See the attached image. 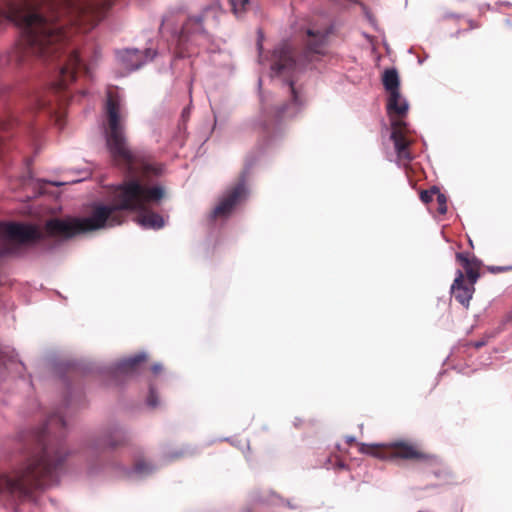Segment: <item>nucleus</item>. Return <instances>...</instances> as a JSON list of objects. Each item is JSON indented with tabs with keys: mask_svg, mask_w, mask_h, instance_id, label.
Wrapping results in <instances>:
<instances>
[{
	"mask_svg": "<svg viewBox=\"0 0 512 512\" xmlns=\"http://www.w3.org/2000/svg\"><path fill=\"white\" fill-rule=\"evenodd\" d=\"M247 196V189L245 181L242 179L234 187L229 189L223 198L220 200L218 205L211 212V218L213 220L217 218H225L229 216L234 207L243 201Z\"/></svg>",
	"mask_w": 512,
	"mask_h": 512,
	"instance_id": "0eeeda50",
	"label": "nucleus"
},
{
	"mask_svg": "<svg viewBox=\"0 0 512 512\" xmlns=\"http://www.w3.org/2000/svg\"><path fill=\"white\" fill-rule=\"evenodd\" d=\"M5 254V251L0 249V257H2Z\"/></svg>",
	"mask_w": 512,
	"mask_h": 512,
	"instance_id": "c756f323",
	"label": "nucleus"
},
{
	"mask_svg": "<svg viewBox=\"0 0 512 512\" xmlns=\"http://www.w3.org/2000/svg\"><path fill=\"white\" fill-rule=\"evenodd\" d=\"M244 512H252L250 509H246Z\"/></svg>",
	"mask_w": 512,
	"mask_h": 512,
	"instance_id": "7c9ffc66",
	"label": "nucleus"
},
{
	"mask_svg": "<svg viewBox=\"0 0 512 512\" xmlns=\"http://www.w3.org/2000/svg\"><path fill=\"white\" fill-rule=\"evenodd\" d=\"M153 467L150 463L146 462L145 460H137L134 465V471L137 474L145 475L152 472Z\"/></svg>",
	"mask_w": 512,
	"mask_h": 512,
	"instance_id": "aec40b11",
	"label": "nucleus"
},
{
	"mask_svg": "<svg viewBox=\"0 0 512 512\" xmlns=\"http://www.w3.org/2000/svg\"><path fill=\"white\" fill-rule=\"evenodd\" d=\"M329 28H307L302 36L303 53L297 55L296 49L287 41L277 45L272 53L271 68L278 74L285 75L294 72L308 62L325 56L328 52Z\"/></svg>",
	"mask_w": 512,
	"mask_h": 512,
	"instance_id": "39448f33",
	"label": "nucleus"
},
{
	"mask_svg": "<svg viewBox=\"0 0 512 512\" xmlns=\"http://www.w3.org/2000/svg\"><path fill=\"white\" fill-rule=\"evenodd\" d=\"M387 111L391 119V128H405L406 123L403 119L407 114L408 104L401 97L400 92H397V97L394 101L393 93L389 94Z\"/></svg>",
	"mask_w": 512,
	"mask_h": 512,
	"instance_id": "ddd939ff",
	"label": "nucleus"
},
{
	"mask_svg": "<svg viewBox=\"0 0 512 512\" xmlns=\"http://www.w3.org/2000/svg\"><path fill=\"white\" fill-rule=\"evenodd\" d=\"M144 355H137L121 360L115 368V372L120 375H129L137 371L139 365L144 361Z\"/></svg>",
	"mask_w": 512,
	"mask_h": 512,
	"instance_id": "f3484780",
	"label": "nucleus"
},
{
	"mask_svg": "<svg viewBox=\"0 0 512 512\" xmlns=\"http://www.w3.org/2000/svg\"><path fill=\"white\" fill-rule=\"evenodd\" d=\"M359 446V452L382 460H411L435 464L438 458L423 451L417 444L409 441H393L387 444H364Z\"/></svg>",
	"mask_w": 512,
	"mask_h": 512,
	"instance_id": "423d86ee",
	"label": "nucleus"
},
{
	"mask_svg": "<svg viewBox=\"0 0 512 512\" xmlns=\"http://www.w3.org/2000/svg\"><path fill=\"white\" fill-rule=\"evenodd\" d=\"M223 11L218 3L206 6L199 15L188 17L182 21V15L177 11H169L162 20V32H168L176 40L181 49H187L191 43L200 45L209 40L208 30L219 24Z\"/></svg>",
	"mask_w": 512,
	"mask_h": 512,
	"instance_id": "20e7f679",
	"label": "nucleus"
},
{
	"mask_svg": "<svg viewBox=\"0 0 512 512\" xmlns=\"http://www.w3.org/2000/svg\"><path fill=\"white\" fill-rule=\"evenodd\" d=\"M104 110L108 128H122L126 124L127 111L117 93L108 92Z\"/></svg>",
	"mask_w": 512,
	"mask_h": 512,
	"instance_id": "6e6552de",
	"label": "nucleus"
},
{
	"mask_svg": "<svg viewBox=\"0 0 512 512\" xmlns=\"http://www.w3.org/2000/svg\"><path fill=\"white\" fill-rule=\"evenodd\" d=\"M156 52L152 49L139 51L137 49H126L119 52V58L127 70L140 68L145 62L152 60Z\"/></svg>",
	"mask_w": 512,
	"mask_h": 512,
	"instance_id": "f8f14e48",
	"label": "nucleus"
},
{
	"mask_svg": "<svg viewBox=\"0 0 512 512\" xmlns=\"http://www.w3.org/2000/svg\"><path fill=\"white\" fill-rule=\"evenodd\" d=\"M106 131L107 147L113 163L127 176L115 187L113 204H95L90 215L84 218L50 219L45 224L48 236L69 239L78 234L115 227L124 222L123 211H137L136 221L143 228L157 230L164 227L163 217L149 209L165 196L164 187L154 183V179L162 173V166L150 154L130 150L123 130Z\"/></svg>",
	"mask_w": 512,
	"mask_h": 512,
	"instance_id": "f257e3e1",
	"label": "nucleus"
},
{
	"mask_svg": "<svg viewBox=\"0 0 512 512\" xmlns=\"http://www.w3.org/2000/svg\"><path fill=\"white\" fill-rule=\"evenodd\" d=\"M44 9L25 12L19 17L23 40L27 49L43 59L53 60L64 57L60 66L59 79L51 84L48 94L37 96L35 102L38 109L48 108V114L60 128L66 125V114L62 103L53 107L52 99L64 102L67 99L66 89L78 73L86 72V67L76 50L66 54L67 44L71 37L65 30L69 24L75 29L87 32L105 16L114 0H46Z\"/></svg>",
	"mask_w": 512,
	"mask_h": 512,
	"instance_id": "f03ea898",
	"label": "nucleus"
},
{
	"mask_svg": "<svg viewBox=\"0 0 512 512\" xmlns=\"http://www.w3.org/2000/svg\"><path fill=\"white\" fill-rule=\"evenodd\" d=\"M456 259L465 270L467 281L475 284L480 277V262L475 257H470L468 253H457Z\"/></svg>",
	"mask_w": 512,
	"mask_h": 512,
	"instance_id": "dca6fc26",
	"label": "nucleus"
},
{
	"mask_svg": "<svg viewBox=\"0 0 512 512\" xmlns=\"http://www.w3.org/2000/svg\"><path fill=\"white\" fill-rule=\"evenodd\" d=\"M355 442L354 437H347V444L352 445Z\"/></svg>",
	"mask_w": 512,
	"mask_h": 512,
	"instance_id": "bb28decb",
	"label": "nucleus"
},
{
	"mask_svg": "<svg viewBox=\"0 0 512 512\" xmlns=\"http://www.w3.org/2000/svg\"><path fill=\"white\" fill-rule=\"evenodd\" d=\"M483 345H484V343H483V342H475V343H474V347H475V348H480V347H482Z\"/></svg>",
	"mask_w": 512,
	"mask_h": 512,
	"instance_id": "cd10ccee",
	"label": "nucleus"
},
{
	"mask_svg": "<svg viewBox=\"0 0 512 512\" xmlns=\"http://www.w3.org/2000/svg\"><path fill=\"white\" fill-rule=\"evenodd\" d=\"M436 193H438L437 187H432L429 190H423L420 193V199L423 203L428 204L431 201H433L434 196H436Z\"/></svg>",
	"mask_w": 512,
	"mask_h": 512,
	"instance_id": "412c9836",
	"label": "nucleus"
},
{
	"mask_svg": "<svg viewBox=\"0 0 512 512\" xmlns=\"http://www.w3.org/2000/svg\"><path fill=\"white\" fill-rule=\"evenodd\" d=\"M511 269H512V267H509V266H489L488 267V270L491 273L506 272V271L511 270Z\"/></svg>",
	"mask_w": 512,
	"mask_h": 512,
	"instance_id": "393cba45",
	"label": "nucleus"
},
{
	"mask_svg": "<svg viewBox=\"0 0 512 512\" xmlns=\"http://www.w3.org/2000/svg\"><path fill=\"white\" fill-rule=\"evenodd\" d=\"M280 496L272 490H262L256 493L255 502L260 504H275Z\"/></svg>",
	"mask_w": 512,
	"mask_h": 512,
	"instance_id": "6ab92c4d",
	"label": "nucleus"
},
{
	"mask_svg": "<svg viewBox=\"0 0 512 512\" xmlns=\"http://www.w3.org/2000/svg\"><path fill=\"white\" fill-rule=\"evenodd\" d=\"M410 130H391L390 140L394 144L399 163L406 165L413 159L411 146L413 139L409 134Z\"/></svg>",
	"mask_w": 512,
	"mask_h": 512,
	"instance_id": "9d476101",
	"label": "nucleus"
},
{
	"mask_svg": "<svg viewBox=\"0 0 512 512\" xmlns=\"http://www.w3.org/2000/svg\"><path fill=\"white\" fill-rule=\"evenodd\" d=\"M508 319L512 320V310L508 313Z\"/></svg>",
	"mask_w": 512,
	"mask_h": 512,
	"instance_id": "c85d7f7f",
	"label": "nucleus"
},
{
	"mask_svg": "<svg viewBox=\"0 0 512 512\" xmlns=\"http://www.w3.org/2000/svg\"><path fill=\"white\" fill-rule=\"evenodd\" d=\"M290 101L277 107V117L280 119L290 118L297 112L298 107L302 106L304 100L301 94L294 87V83L290 80Z\"/></svg>",
	"mask_w": 512,
	"mask_h": 512,
	"instance_id": "2eb2a0df",
	"label": "nucleus"
},
{
	"mask_svg": "<svg viewBox=\"0 0 512 512\" xmlns=\"http://www.w3.org/2000/svg\"><path fill=\"white\" fill-rule=\"evenodd\" d=\"M160 370H161V366H160V365H154V366L152 367V371H153L154 373H158Z\"/></svg>",
	"mask_w": 512,
	"mask_h": 512,
	"instance_id": "a878e982",
	"label": "nucleus"
},
{
	"mask_svg": "<svg viewBox=\"0 0 512 512\" xmlns=\"http://www.w3.org/2000/svg\"><path fill=\"white\" fill-rule=\"evenodd\" d=\"M475 284L465 280V274L461 270H457L456 277L451 286V292L455 300L465 308L469 307L470 300L475 292Z\"/></svg>",
	"mask_w": 512,
	"mask_h": 512,
	"instance_id": "9b49d317",
	"label": "nucleus"
},
{
	"mask_svg": "<svg viewBox=\"0 0 512 512\" xmlns=\"http://www.w3.org/2000/svg\"><path fill=\"white\" fill-rule=\"evenodd\" d=\"M147 403L151 407H156L158 404L157 394L153 388H150L149 396L147 398Z\"/></svg>",
	"mask_w": 512,
	"mask_h": 512,
	"instance_id": "b1692460",
	"label": "nucleus"
},
{
	"mask_svg": "<svg viewBox=\"0 0 512 512\" xmlns=\"http://www.w3.org/2000/svg\"><path fill=\"white\" fill-rule=\"evenodd\" d=\"M64 428L63 416L55 413L43 427L24 435L23 460L10 474L0 476V490L25 499L35 490L56 484L68 456L60 442Z\"/></svg>",
	"mask_w": 512,
	"mask_h": 512,
	"instance_id": "7ed1b4c3",
	"label": "nucleus"
},
{
	"mask_svg": "<svg viewBox=\"0 0 512 512\" xmlns=\"http://www.w3.org/2000/svg\"><path fill=\"white\" fill-rule=\"evenodd\" d=\"M232 10L235 14H239L246 10L249 0H229Z\"/></svg>",
	"mask_w": 512,
	"mask_h": 512,
	"instance_id": "4be33fe9",
	"label": "nucleus"
},
{
	"mask_svg": "<svg viewBox=\"0 0 512 512\" xmlns=\"http://www.w3.org/2000/svg\"><path fill=\"white\" fill-rule=\"evenodd\" d=\"M128 437L126 433L119 429L114 428L101 437H99L93 444L95 450L104 451L106 449H115L127 443Z\"/></svg>",
	"mask_w": 512,
	"mask_h": 512,
	"instance_id": "4468645a",
	"label": "nucleus"
},
{
	"mask_svg": "<svg viewBox=\"0 0 512 512\" xmlns=\"http://www.w3.org/2000/svg\"><path fill=\"white\" fill-rule=\"evenodd\" d=\"M383 85L389 94L393 93V101L397 97L399 91L400 81L398 73L395 69H387L383 74Z\"/></svg>",
	"mask_w": 512,
	"mask_h": 512,
	"instance_id": "a211bd4d",
	"label": "nucleus"
},
{
	"mask_svg": "<svg viewBox=\"0 0 512 512\" xmlns=\"http://www.w3.org/2000/svg\"><path fill=\"white\" fill-rule=\"evenodd\" d=\"M2 232L19 243L33 242L43 238V233L36 226L21 223L5 224Z\"/></svg>",
	"mask_w": 512,
	"mask_h": 512,
	"instance_id": "1a4fd4ad",
	"label": "nucleus"
},
{
	"mask_svg": "<svg viewBox=\"0 0 512 512\" xmlns=\"http://www.w3.org/2000/svg\"><path fill=\"white\" fill-rule=\"evenodd\" d=\"M436 196H437V202H438V212L440 214H445L447 212V200H446V197L445 195H443L442 193H440L438 191V193H436Z\"/></svg>",
	"mask_w": 512,
	"mask_h": 512,
	"instance_id": "5701e85b",
	"label": "nucleus"
}]
</instances>
